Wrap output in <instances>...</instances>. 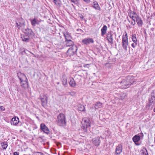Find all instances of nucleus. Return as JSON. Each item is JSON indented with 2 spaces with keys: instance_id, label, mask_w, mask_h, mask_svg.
I'll return each mask as SVG.
<instances>
[{
  "instance_id": "obj_1",
  "label": "nucleus",
  "mask_w": 155,
  "mask_h": 155,
  "mask_svg": "<svg viewBox=\"0 0 155 155\" xmlns=\"http://www.w3.org/2000/svg\"><path fill=\"white\" fill-rule=\"evenodd\" d=\"M135 81L134 77L132 76H128L124 77L122 79V81L120 82L122 85V88L126 89L128 88L130 85L132 84Z\"/></svg>"
},
{
  "instance_id": "obj_2",
  "label": "nucleus",
  "mask_w": 155,
  "mask_h": 155,
  "mask_svg": "<svg viewBox=\"0 0 155 155\" xmlns=\"http://www.w3.org/2000/svg\"><path fill=\"white\" fill-rule=\"evenodd\" d=\"M83 124L82 129L84 133H87L88 132L87 128L89 127L91 124V122L89 119L87 118H85L83 120Z\"/></svg>"
},
{
  "instance_id": "obj_3",
  "label": "nucleus",
  "mask_w": 155,
  "mask_h": 155,
  "mask_svg": "<svg viewBox=\"0 0 155 155\" xmlns=\"http://www.w3.org/2000/svg\"><path fill=\"white\" fill-rule=\"evenodd\" d=\"M57 122L60 126H63L66 124L65 117L64 114L61 113L57 117Z\"/></svg>"
},
{
  "instance_id": "obj_4",
  "label": "nucleus",
  "mask_w": 155,
  "mask_h": 155,
  "mask_svg": "<svg viewBox=\"0 0 155 155\" xmlns=\"http://www.w3.org/2000/svg\"><path fill=\"white\" fill-rule=\"evenodd\" d=\"M128 45V36L127 33L125 36L122 37V46L124 50L126 51L127 50V47Z\"/></svg>"
},
{
  "instance_id": "obj_5",
  "label": "nucleus",
  "mask_w": 155,
  "mask_h": 155,
  "mask_svg": "<svg viewBox=\"0 0 155 155\" xmlns=\"http://www.w3.org/2000/svg\"><path fill=\"white\" fill-rule=\"evenodd\" d=\"M78 48L76 45H73L67 51L68 56H71L73 55L77 50Z\"/></svg>"
},
{
  "instance_id": "obj_6",
  "label": "nucleus",
  "mask_w": 155,
  "mask_h": 155,
  "mask_svg": "<svg viewBox=\"0 0 155 155\" xmlns=\"http://www.w3.org/2000/svg\"><path fill=\"white\" fill-rule=\"evenodd\" d=\"M149 103L147 107H148L149 108L151 106H153L155 104V90H153L151 94V97L149 100Z\"/></svg>"
},
{
  "instance_id": "obj_7",
  "label": "nucleus",
  "mask_w": 155,
  "mask_h": 155,
  "mask_svg": "<svg viewBox=\"0 0 155 155\" xmlns=\"http://www.w3.org/2000/svg\"><path fill=\"white\" fill-rule=\"evenodd\" d=\"M17 21H16V24L17 27L18 29H19L20 27L25 25V21L24 19L22 18H19L17 19Z\"/></svg>"
},
{
  "instance_id": "obj_8",
  "label": "nucleus",
  "mask_w": 155,
  "mask_h": 155,
  "mask_svg": "<svg viewBox=\"0 0 155 155\" xmlns=\"http://www.w3.org/2000/svg\"><path fill=\"white\" fill-rule=\"evenodd\" d=\"M40 98L41 100V104L43 107H45L47 105V97L45 95H41L40 96Z\"/></svg>"
},
{
  "instance_id": "obj_9",
  "label": "nucleus",
  "mask_w": 155,
  "mask_h": 155,
  "mask_svg": "<svg viewBox=\"0 0 155 155\" xmlns=\"http://www.w3.org/2000/svg\"><path fill=\"white\" fill-rule=\"evenodd\" d=\"M122 145L120 144L116 147L115 154V155H119L122 151Z\"/></svg>"
},
{
  "instance_id": "obj_10",
  "label": "nucleus",
  "mask_w": 155,
  "mask_h": 155,
  "mask_svg": "<svg viewBox=\"0 0 155 155\" xmlns=\"http://www.w3.org/2000/svg\"><path fill=\"white\" fill-rule=\"evenodd\" d=\"M40 129L47 134H50V131L49 129L44 124H41Z\"/></svg>"
},
{
  "instance_id": "obj_11",
  "label": "nucleus",
  "mask_w": 155,
  "mask_h": 155,
  "mask_svg": "<svg viewBox=\"0 0 155 155\" xmlns=\"http://www.w3.org/2000/svg\"><path fill=\"white\" fill-rule=\"evenodd\" d=\"M82 42L84 44L87 45L91 43H93L94 41L92 38H88L83 39L82 41Z\"/></svg>"
},
{
  "instance_id": "obj_12",
  "label": "nucleus",
  "mask_w": 155,
  "mask_h": 155,
  "mask_svg": "<svg viewBox=\"0 0 155 155\" xmlns=\"http://www.w3.org/2000/svg\"><path fill=\"white\" fill-rule=\"evenodd\" d=\"M20 84L21 87L24 89L27 88L28 87L27 79L26 80H23L21 81Z\"/></svg>"
},
{
  "instance_id": "obj_13",
  "label": "nucleus",
  "mask_w": 155,
  "mask_h": 155,
  "mask_svg": "<svg viewBox=\"0 0 155 155\" xmlns=\"http://www.w3.org/2000/svg\"><path fill=\"white\" fill-rule=\"evenodd\" d=\"M18 77L20 79V81L23 80H27V78L26 76L20 72H19L17 74Z\"/></svg>"
},
{
  "instance_id": "obj_14",
  "label": "nucleus",
  "mask_w": 155,
  "mask_h": 155,
  "mask_svg": "<svg viewBox=\"0 0 155 155\" xmlns=\"http://www.w3.org/2000/svg\"><path fill=\"white\" fill-rule=\"evenodd\" d=\"M100 142V138L99 137L94 138L92 139L93 143L96 146L99 145Z\"/></svg>"
},
{
  "instance_id": "obj_15",
  "label": "nucleus",
  "mask_w": 155,
  "mask_h": 155,
  "mask_svg": "<svg viewBox=\"0 0 155 155\" xmlns=\"http://www.w3.org/2000/svg\"><path fill=\"white\" fill-rule=\"evenodd\" d=\"M107 38L108 41L110 43H113V39L111 32H109L107 35Z\"/></svg>"
},
{
  "instance_id": "obj_16",
  "label": "nucleus",
  "mask_w": 155,
  "mask_h": 155,
  "mask_svg": "<svg viewBox=\"0 0 155 155\" xmlns=\"http://www.w3.org/2000/svg\"><path fill=\"white\" fill-rule=\"evenodd\" d=\"M140 136L136 135L133 137L132 140L136 145H139L140 144L138 142L140 140Z\"/></svg>"
},
{
  "instance_id": "obj_17",
  "label": "nucleus",
  "mask_w": 155,
  "mask_h": 155,
  "mask_svg": "<svg viewBox=\"0 0 155 155\" xmlns=\"http://www.w3.org/2000/svg\"><path fill=\"white\" fill-rule=\"evenodd\" d=\"M135 19L138 26L139 27H142L143 25V22L141 18L139 16L136 17Z\"/></svg>"
},
{
  "instance_id": "obj_18",
  "label": "nucleus",
  "mask_w": 155,
  "mask_h": 155,
  "mask_svg": "<svg viewBox=\"0 0 155 155\" xmlns=\"http://www.w3.org/2000/svg\"><path fill=\"white\" fill-rule=\"evenodd\" d=\"M25 32L26 34L28 36L31 35L34 36V32L31 29L27 28L25 29Z\"/></svg>"
},
{
  "instance_id": "obj_19",
  "label": "nucleus",
  "mask_w": 155,
  "mask_h": 155,
  "mask_svg": "<svg viewBox=\"0 0 155 155\" xmlns=\"http://www.w3.org/2000/svg\"><path fill=\"white\" fill-rule=\"evenodd\" d=\"M31 22L32 26H35L36 25H39L40 21L36 18H35L33 19H31Z\"/></svg>"
},
{
  "instance_id": "obj_20",
  "label": "nucleus",
  "mask_w": 155,
  "mask_h": 155,
  "mask_svg": "<svg viewBox=\"0 0 155 155\" xmlns=\"http://www.w3.org/2000/svg\"><path fill=\"white\" fill-rule=\"evenodd\" d=\"M19 122V120L18 117L17 118L15 117H13L12 119L11 124L13 125H16L18 124Z\"/></svg>"
},
{
  "instance_id": "obj_21",
  "label": "nucleus",
  "mask_w": 155,
  "mask_h": 155,
  "mask_svg": "<svg viewBox=\"0 0 155 155\" xmlns=\"http://www.w3.org/2000/svg\"><path fill=\"white\" fill-rule=\"evenodd\" d=\"M107 27L106 25L103 26L102 28L101 29V35L102 36H104L107 32Z\"/></svg>"
},
{
  "instance_id": "obj_22",
  "label": "nucleus",
  "mask_w": 155,
  "mask_h": 155,
  "mask_svg": "<svg viewBox=\"0 0 155 155\" xmlns=\"http://www.w3.org/2000/svg\"><path fill=\"white\" fill-rule=\"evenodd\" d=\"M63 34L66 40L71 39V36L68 32L66 31H64L63 32Z\"/></svg>"
},
{
  "instance_id": "obj_23",
  "label": "nucleus",
  "mask_w": 155,
  "mask_h": 155,
  "mask_svg": "<svg viewBox=\"0 0 155 155\" xmlns=\"http://www.w3.org/2000/svg\"><path fill=\"white\" fill-rule=\"evenodd\" d=\"M69 83L70 86L71 87H74L76 86V83L74 79L72 78H70V81Z\"/></svg>"
},
{
  "instance_id": "obj_24",
  "label": "nucleus",
  "mask_w": 155,
  "mask_h": 155,
  "mask_svg": "<svg viewBox=\"0 0 155 155\" xmlns=\"http://www.w3.org/2000/svg\"><path fill=\"white\" fill-rule=\"evenodd\" d=\"M62 84L64 86L67 85L68 84V82L66 76L64 75L62 76Z\"/></svg>"
},
{
  "instance_id": "obj_25",
  "label": "nucleus",
  "mask_w": 155,
  "mask_h": 155,
  "mask_svg": "<svg viewBox=\"0 0 155 155\" xmlns=\"http://www.w3.org/2000/svg\"><path fill=\"white\" fill-rule=\"evenodd\" d=\"M66 45L67 47H69L74 45V43L71 39L66 40Z\"/></svg>"
},
{
  "instance_id": "obj_26",
  "label": "nucleus",
  "mask_w": 155,
  "mask_h": 155,
  "mask_svg": "<svg viewBox=\"0 0 155 155\" xmlns=\"http://www.w3.org/2000/svg\"><path fill=\"white\" fill-rule=\"evenodd\" d=\"M126 96V94L124 93H121L118 95L119 99L121 100H124Z\"/></svg>"
},
{
  "instance_id": "obj_27",
  "label": "nucleus",
  "mask_w": 155,
  "mask_h": 155,
  "mask_svg": "<svg viewBox=\"0 0 155 155\" xmlns=\"http://www.w3.org/2000/svg\"><path fill=\"white\" fill-rule=\"evenodd\" d=\"M102 104L100 102H97L95 104V110L96 109H98L99 108H101L102 107Z\"/></svg>"
},
{
  "instance_id": "obj_28",
  "label": "nucleus",
  "mask_w": 155,
  "mask_h": 155,
  "mask_svg": "<svg viewBox=\"0 0 155 155\" xmlns=\"http://www.w3.org/2000/svg\"><path fill=\"white\" fill-rule=\"evenodd\" d=\"M93 7L97 10H100V8L99 6L97 3L96 2H95L93 3Z\"/></svg>"
},
{
  "instance_id": "obj_29",
  "label": "nucleus",
  "mask_w": 155,
  "mask_h": 155,
  "mask_svg": "<svg viewBox=\"0 0 155 155\" xmlns=\"http://www.w3.org/2000/svg\"><path fill=\"white\" fill-rule=\"evenodd\" d=\"M78 110L81 111H84L85 110V107L83 105L79 104L78 105Z\"/></svg>"
},
{
  "instance_id": "obj_30",
  "label": "nucleus",
  "mask_w": 155,
  "mask_h": 155,
  "mask_svg": "<svg viewBox=\"0 0 155 155\" xmlns=\"http://www.w3.org/2000/svg\"><path fill=\"white\" fill-rule=\"evenodd\" d=\"M22 40L25 42H28L29 39V38L27 36H24L23 37H21Z\"/></svg>"
},
{
  "instance_id": "obj_31",
  "label": "nucleus",
  "mask_w": 155,
  "mask_h": 155,
  "mask_svg": "<svg viewBox=\"0 0 155 155\" xmlns=\"http://www.w3.org/2000/svg\"><path fill=\"white\" fill-rule=\"evenodd\" d=\"M132 39L134 42H137V40L135 34L133 35L132 36Z\"/></svg>"
},
{
  "instance_id": "obj_32",
  "label": "nucleus",
  "mask_w": 155,
  "mask_h": 155,
  "mask_svg": "<svg viewBox=\"0 0 155 155\" xmlns=\"http://www.w3.org/2000/svg\"><path fill=\"white\" fill-rule=\"evenodd\" d=\"M53 2L56 5L58 6L60 5L61 3L60 0H54Z\"/></svg>"
},
{
  "instance_id": "obj_33",
  "label": "nucleus",
  "mask_w": 155,
  "mask_h": 155,
  "mask_svg": "<svg viewBox=\"0 0 155 155\" xmlns=\"http://www.w3.org/2000/svg\"><path fill=\"white\" fill-rule=\"evenodd\" d=\"M32 155H44L43 153L40 152H34L33 153Z\"/></svg>"
},
{
  "instance_id": "obj_34",
  "label": "nucleus",
  "mask_w": 155,
  "mask_h": 155,
  "mask_svg": "<svg viewBox=\"0 0 155 155\" xmlns=\"http://www.w3.org/2000/svg\"><path fill=\"white\" fill-rule=\"evenodd\" d=\"M1 145L3 149H6L7 147V145L5 143H2Z\"/></svg>"
},
{
  "instance_id": "obj_35",
  "label": "nucleus",
  "mask_w": 155,
  "mask_h": 155,
  "mask_svg": "<svg viewBox=\"0 0 155 155\" xmlns=\"http://www.w3.org/2000/svg\"><path fill=\"white\" fill-rule=\"evenodd\" d=\"M142 155H148L147 151L146 149H145L144 150H143Z\"/></svg>"
},
{
  "instance_id": "obj_36",
  "label": "nucleus",
  "mask_w": 155,
  "mask_h": 155,
  "mask_svg": "<svg viewBox=\"0 0 155 155\" xmlns=\"http://www.w3.org/2000/svg\"><path fill=\"white\" fill-rule=\"evenodd\" d=\"M131 12L132 15H134V17L135 18H136V17H137L139 16V15H137V14L136 13V12Z\"/></svg>"
},
{
  "instance_id": "obj_37",
  "label": "nucleus",
  "mask_w": 155,
  "mask_h": 155,
  "mask_svg": "<svg viewBox=\"0 0 155 155\" xmlns=\"http://www.w3.org/2000/svg\"><path fill=\"white\" fill-rule=\"evenodd\" d=\"M128 15L132 19L135 18L134 15H132L131 12L129 13Z\"/></svg>"
},
{
  "instance_id": "obj_38",
  "label": "nucleus",
  "mask_w": 155,
  "mask_h": 155,
  "mask_svg": "<svg viewBox=\"0 0 155 155\" xmlns=\"http://www.w3.org/2000/svg\"><path fill=\"white\" fill-rule=\"evenodd\" d=\"M137 45V42H134L131 44V46L134 48Z\"/></svg>"
},
{
  "instance_id": "obj_39",
  "label": "nucleus",
  "mask_w": 155,
  "mask_h": 155,
  "mask_svg": "<svg viewBox=\"0 0 155 155\" xmlns=\"http://www.w3.org/2000/svg\"><path fill=\"white\" fill-rule=\"evenodd\" d=\"M89 64H84V68H89Z\"/></svg>"
},
{
  "instance_id": "obj_40",
  "label": "nucleus",
  "mask_w": 155,
  "mask_h": 155,
  "mask_svg": "<svg viewBox=\"0 0 155 155\" xmlns=\"http://www.w3.org/2000/svg\"><path fill=\"white\" fill-rule=\"evenodd\" d=\"M0 110L2 111H3L5 110V108L3 106H1L0 107Z\"/></svg>"
},
{
  "instance_id": "obj_41",
  "label": "nucleus",
  "mask_w": 155,
  "mask_h": 155,
  "mask_svg": "<svg viewBox=\"0 0 155 155\" xmlns=\"http://www.w3.org/2000/svg\"><path fill=\"white\" fill-rule=\"evenodd\" d=\"M94 110H95V109H94L93 107H90V111L91 112H93Z\"/></svg>"
},
{
  "instance_id": "obj_42",
  "label": "nucleus",
  "mask_w": 155,
  "mask_h": 155,
  "mask_svg": "<svg viewBox=\"0 0 155 155\" xmlns=\"http://www.w3.org/2000/svg\"><path fill=\"white\" fill-rule=\"evenodd\" d=\"M24 52L25 53H27L28 52H30V53L31 54H34L33 53H32V52L28 51V50H25L24 51Z\"/></svg>"
},
{
  "instance_id": "obj_43",
  "label": "nucleus",
  "mask_w": 155,
  "mask_h": 155,
  "mask_svg": "<svg viewBox=\"0 0 155 155\" xmlns=\"http://www.w3.org/2000/svg\"><path fill=\"white\" fill-rule=\"evenodd\" d=\"M130 23L132 24L133 25H134L135 24V21H132Z\"/></svg>"
},
{
  "instance_id": "obj_44",
  "label": "nucleus",
  "mask_w": 155,
  "mask_h": 155,
  "mask_svg": "<svg viewBox=\"0 0 155 155\" xmlns=\"http://www.w3.org/2000/svg\"><path fill=\"white\" fill-rule=\"evenodd\" d=\"M19 155V153L18 152H15L13 155Z\"/></svg>"
},
{
  "instance_id": "obj_45",
  "label": "nucleus",
  "mask_w": 155,
  "mask_h": 155,
  "mask_svg": "<svg viewBox=\"0 0 155 155\" xmlns=\"http://www.w3.org/2000/svg\"><path fill=\"white\" fill-rule=\"evenodd\" d=\"M132 19L133 21H135V19L134 18Z\"/></svg>"
},
{
  "instance_id": "obj_46",
  "label": "nucleus",
  "mask_w": 155,
  "mask_h": 155,
  "mask_svg": "<svg viewBox=\"0 0 155 155\" xmlns=\"http://www.w3.org/2000/svg\"><path fill=\"white\" fill-rule=\"evenodd\" d=\"M84 0L85 2H88L87 1H88V0Z\"/></svg>"
},
{
  "instance_id": "obj_47",
  "label": "nucleus",
  "mask_w": 155,
  "mask_h": 155,
  "mask_svg": "<svg viewBox=\"0 0 155 155\" xmlns=\"http://www.w3.org/2000/svg\"><path fill=\"white\" fill-rule=\"evenodd\" d=\"M54 0H52L53 2Z\"/></svg>"
}]
</instances>
